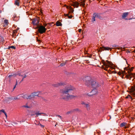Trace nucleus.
<instances>
[{
	"mask_svg": "<svg viewBox=\"0 0 135 135\" xmlns=\"http://www.w3.org/2000/svg\"><path fill=\"white\" fill-rule=\"evenodd\" d=\"M84 81L85 82V85L86 86H89L91 84L92 87L94 89H96L100 86L99 83L95 81L92 80L89 76L85 77Z\"/></svg>",
	"mask_w": 135,
	"mask_h": 135,
	"instance_id": "2",
	"label": "nucleus"
},
{
	"mask_svg": "<svg viewBox=\"0 0 135 135\" xmlns=\"http://www.w3.org/2000/svg\"><path fill=\"white\" fill-rule=\"evenodd\" d=\"M95 16V15H94V13H93V17L91 20V21L93 22L95 21V18L96 17Z\"/></svg>",
	"mask_w": 135,
	"mask_h": 135,
	"instance_id": "18",
	"label": "nucleus"
},
{
	"mask_svg": "<svg viewBox=\"0 0 135 135\" xmlns=\"http://www.w3.org/2000/svg\"><path fill=\"white\" fill-rule=\"evenodd\" d=\"M40 126H41L42 127H44V126H43V125H42L41 124H40Z\"/></svg>",
	"mask_w": 135,
	"mask_h": 135,
	"instance_id": "43",
	"label": "nucleus"
},
{
	"mask_svg": "<svg viewBox=\"0 0 135 135\" xmlns=\"http://www.w3.org/2000/svg\"><path fill=\"white\" fill-rule=\"evenodd\" d=\"M85 0H82L81 2V5L83 6H84L85 5Z\"/></svg>",
	"mask_w": 135,
	"mask_h": 135,
	"instance_id": "24",
	"label": "nucleus"
},
{
	"mask_svg": "<svg viewBox=\"0 0 135 135\" xmlns=\"http://www.w3.org/2000/svg\"><path fill=\"white\" fill-rule=\"evenodd\" d=\"M42 114H43L42 113H39V112H36L35 113V114H31V116H33L35 114H36L37 117H38V115H41Z\"/></svg>",
	"mask_w": 135,
	"mask_h": 135,
	"instance_id": "14",
	"label": "nucleus"
},
{
	"mask_svg": "<svg viewBox=\"0 0 135 135\" xmlns=\"http://www.w3.org/2000/svg\"><path fill=\"white\" fill-rule=\"evenodd\" d=\"M15 4L16 5H17V6H19V2H18V1L17 0H16L15 1Z\"/></svg>",
	"mask_w": 135,
	"mask_h": 135,
	"instance_id": "25",
	"label": "nucleus"
},
{
	"mask_svg": "<svg viewBox=\"0 0 135 135\" xmlns=\"http://www.w3.org/2000/svg\"><path fill=\"white\" fill-rule=\"evenodd\" d=\"M56 126V124L55 125V126Z\"/></svg>",
	"mask_w": 135,
	"mask_h": 135,
	"instance_id": "53",
	"label": "nucleus"
},
{
	"mask_svg": "<svg viewBox=\"0 0 135 135\" xmlns=\"http://www.w3.org/2000/svg\"><path fill=\"white\" fill-rule=\"evenodd\" d=\"M0 112H2L3 113H4L5 112H4V109H2L0 110Z\"/></svg>",
	"mask_w": 135,
	"mask_h": 135,
	"instance_id": "36",
	"label": "nucleus"
},
{
	"mask_svg": "<svg viewBox=\"0 0 135 135\" xmlns=\"http://www.w3.org/2000/svg\"><path fill=\"white\" fill-rule=\"evenodd\" d=\"M23 98H24L28 99V95H27V94H25L23 95L22 96Z\"/></svg>",
	"mask_w": 135,
	"mask_h": 135,
	"instance_id": "22",
	"label": "nucleus"
},
{
	"mask_svg": "<svg viewBox=\"0 0 135 135\" xmlns=\"http://www.w3.org/2000/svg\"><path fill=\"white\" fill-rule=\"evenodd\" d=\"M65 84V83L63 82H61L60 83H58L56 84H54L53 85L55 87H58L60 86L61 85H63Z\"/></svg>",
	"mask_w": 135,
	"mask_h": 135,
	"instance_id": "7",
	"label": "nucleus"
},
{
	"mask_svg": "<svg viewBox=\"0 0 135 135\" xmlns=\"http://www.w3.org/2000/svg\"><path fill=\"white\" fill-rule=\"evenodd\" d=\"M75 89V88L71 85H69L66 86L65 88L61 90L60 92L62 94H67L69 95L66 97L62 98V99L65 100H70L75 99L77 97L76 95H69L70 93H72V91Z\"/></svg>",
	"mask_w": 135,
	"mask_h": 135,
	"instance_id": "1",
	"label": "nucleus"
},
{
	"mask_svg": "<svg viewBox=\"0 0 135 135\" xmlns=\"http://www.w3.org/2000/svg\"><path fill=\"white\" fill-rule=\"evenodd\" d=\"M8 20H4V25H3L4 27L7 26L8 25Z\"/></svg>",
	"mask_w": 135,
	"mask_h": 135,
	"instance_id": "12",
	"label": "nucleus"
},
{
	"mask_svg": "<svg viewBox=\"0 0 135 135\" xmlns=\"http://www.w3.org/2000/svg\"><path fill=\"white\" fill-rule=\"evenodd\" d=\"M66 64V62H65L64 63H61L60 64V66H64V65H65Z\"/></svg>",
	"mask_w": 135,
	"mask_h": 135,
	"instance_id": "30",
	"label": "nucleus"
},
{
	"mask_svg": "<svg viewBox=\"0 0 135 135\" xmlns=\"http://www.w3.org/2000/svg\"><path fill=\"white\" fill-rule=\"evenodd\" d=\"M37 22H36V23L37 24V25H38V24L39 23V22L37 20Z\"/></svg>",
	"mask_w": 135,
	"mask_h": 135,
	"instance_id": "42",
	"label": "nucleus"
},
{
	"mask_svg": "<svg viewBox=\"0 0 135 135\" xmlns=\"http://www.w3.org/2000/svg\"><path fill=\"white\" fill-rule=\"evenodd\" d=\"M97 92V90L96 89H94L90 92L88 93L87 94L89 96H91L93 95L96 94Z\"/></svg>",
	"mask_w": 135,
	"mask_h": 135,
	"instance_id": "5",
	"label": "nucleus"
},
{
	"mask_svg": "<svg viewBox=\"0 0 135 135\" xmlns=\"http://www.w3.org/2000/svg\"><path fill=\"white\" fill-rule=\"evenodd\" d=\"M11 48L15 49V47L13 46H9V49Z\"/></svg>",
	"mask_w": 135,
	"mask_h": 135,
	"instance_id": "29",
	"label": "nucleus"
},
{
	"mask_svg": "<svg viewBox=\"0 0 135 135\" xmlns=\"http://www.w3.org/2000/svg\"><path fill=\"white\" fill-rule=\"evenodd\" d=\"M68 17L69 18H71L72 17V16H70L68 15Z\"/></svg>",
	"mask_w": 135,
	"mask_h": 135,
	"instance_id": "35",
	"label": "nucleus"
},
{
	"mask_svg": "<svg viewBox=\"0 0 135 135\" xmlns=\"http://www.w3.org/2000/svg\"><path fill=\"white\" fill-rule=\"evenodd\" d=\"M56 117H58L59 118H60L61 120H62V118L59 115H56Z\"/></svg>",
	"mask_w": 135,
	"mask_h": 135,
	"instance_id": "28",
	"label": "nucleus"
},
{
	"mask_svg": "<svg viewBox=\"0 0 135 135\" xmlns=\"http://www.w3.org/2000/svg\"><path fill=\"white\" fill-rule=\"evenodd\" d=\"M70 111V112L71 113L73 112H74V109H72V110H71Z\"/></svg>",
	"mask_w": 135,
	"mask_h": 135,
	"instance_id": "34",
	"label": "nucleus"
},
{
	"mask_svg": "<svg viewBox=\"0 0 135 135\" xmlns=\"http://www.w3.org/2000/svg\"><path fill=\"white\" fill-rule=\"evenodd\" d=\"M79 4H76V7H79Z\"/></svg>",
	"mask_w": 135,
	"mask_h": 135,
	"instance_id": "41",
	"label": "nucleus"
},
{
	"mask_svg": "<svg viewBox=\"0 0 135 135\" xmlns=\"http://www.w3.org/2000/svg\"><path fill=\"white\" fill-rule=\"evenodd\" d=\"M128 12H124L123 13L122 16V18H124L128 15Z\"/></svg>",
	"mask_w": 135,
	"mask_h": 135,
	"instance_id": "10",
	"label": "nucleus"
},
{
	"mask_svg": "<svg viewBox=\"0 0 135 135\" xmlns=\"http://www.w3.org/2000/svg\"><path fill=\"white\" fill-rule=\"evenodd\" d=\"M101 14L100 13H94V15H95L96 17L98 18L101 20H103L104 17L101 15Z\"/></svg>",
	"mask_w": 135,
	"mask_h": 135,
	"instance_id": "6",
	"label": "nucleus"
},
{
	"mask_svg": "<svg viewBox=\"0 0 135 135\" xmlns=\"http://www.w3.org/2000/svg\"><path fill=\"white\" fill-rule=\"evenodd\" d=\"M128 53H130V52L129 51H128Z\"/></svg>",
	"mask_w": 135,
	"mask_h": 135,
	"instance_id": "49",
	"label": "nucleus"
},
{
	"mask_svg": "<svg viewBox=\"0 0 135 135\" xmlns=\"http://www.w3.org/2000/svg\"><path fill=\"white\" fill-rule=\"evenodd\" d=\"M4 114L5 115H6V118H7V113H6L5 112L4 113Z\"/></svg>",
	"mask_w": 135,
	"mask_h": 135,
	"instance_id": "40",
	"label": "nucleus"
},
{
	"mask_svg": "<svg viewBox=\"0 0 135 135\" xmlns=\"http://www.w3.org/2000/svg\"><path fill=\"white\" fill-rule=\"evenodd\" d=\"M18 99L17 97H12L11 98H9V100H11L13 99H15V100H16Z\"/></svg>",
	"mask_w": 135,
	"mask_h": 135,
	"instance_id": "20",
	"label": "nucleus"
},
{
	"mask_svg": "<svg viewBox=\"0 0 135 135\" xmlns=\"http://www.w3.org/2000/svg\"><path fill=\"white\" fill-rule=\"evenodd\" d=\"M32 105H29L28 103H27L26 104V105L23 106V107L26 108H30L32 107Z\"/></svg>",
	"mask_w": 135,
	"mask_h": 135,
	"instance_id": "13",
	"label": "nucleus"
},
{
	"mask_svg": "<svg viewBox=\"0 0 135 135\" xmlns=\"http://www.w3.org/2000/svg\"><path fill=\"white\" fill-rule=\"evenodd\" d=\"M2 13V11L0 10V13Z\"/></svg>",
	"mask_w": 135,
	"mask_h": 135,
	"instance_id": "48",
	"label": "nucleus"
},
{
	"mask_svg": "<svg viewBox=\"0 0 135 135\" xmlns=\"http://www.w3.org/2000/svg\"><path fill=\"white\" fill-rule=\"evenodd\" d=\"M25 120H22L21 121H20V122L21 123L22 122H25Z\"/></svg>",
	"mask_w": 135,
	"mask_h": 135,
	"instance_id": "37",
	"label": "nucleus"
},
{
	"mask_svg": "<svg viewBox=\"0 0 135 135\" xmlns=\"http://www.w3.org/2000/svg\"><path fill=\"white\" fill-rule=\"evenodd\" d=\"M74 112H80L81 111L78 108H76L75 109H74Z\"/></svg>",
	"mask_w": 135,
	"mask_h": 135,
	"instance_id": "21",
	"label": "nucleus"
},
{
	"mask_svg": "<svg viewBox=\"0 0 135 135\" xmlns=\"http://www.w3.org/2000/svg\"><path fill=\"white\" fill-rule=\"evenodd\" d=\"M127 98H129L131 99V100H133V98L132 96H131L129 95H128L126 97Z\"/></svg>",
	"mask_w": 135,
	"mask_h": 135,
	"instance_id": "23",
	"label": "nucleus"
},
{
	"mask_svg": "<svg viewBox=\"0 0 135 135\" xmlns=\"http://www.w3.org/2000/svg\"><path fill=\"white\" fill-rule=\"evenodd\" d=\"M14 124H16H16H17V122H14Z\"/></svg>",
	"mask_w": 135,
	"mask_h": 135,
	"instance_id": "46",
	"label": "nucleus"
},
{
	"mask_svg": "<svg viewBox=\"0 0 135 135\" xmlns=\"http://www.w3.org/2000/svg\"><path fill=\"white\" fill-rule=\"evenodd\" d=\"M106 62L104 61L103 62V64L104 66H105L106 68H108V67L110 66V65H111L110 62L108 61H106Z\"/></svg>",
	"mask_w": 135,
	"mask_h": 135,
	"instance_id": "8",
	"label": "nucleus"
},
{
	"mask_svg": "<svg viewBox=\"0 0 135 135\" xmlns=\"http://www.w3.org/2000/svg\"><path fill=\"white\" fill-rule=\"evenodd\" d=\"M122 78H123V76L122 77Z\"/></svg>",
	"mask_w": 135,
	"mask_h": 135,
	"instance_id": "52",
	"label": "nucleus"
},
{
	"mask_svg": "<svg viewBox=\"0 0 135 135\" xmlns=\"http://www.w3.org/2000/svg\"><path fill=\"white\" fill-rule=\"evenodd\" d=\"M27 73H27V72H26V74H27Z\"/></svg>",
	"mask_w": 135,
	"mask_h": 135,
	"instance_id": "50",
	"label": "nucleus"
},
{
	"mask_svg": "<svg viewBox=\"0 0 135 135\" xmlns=\"http://www.w3.org/2000/svg\"><path fill=\"white\" fill-rule=\"evenodd\" d=\"M81 104L86 107L88 109H89V105L88 104L85 103L84 102H82Z\"/></svg>",
	"mask_w": 135,
	"mask_h": 135,
	"instance_id": "9",
	"label": "nucleus"
},
{
	"mask_svg": "<svg viewBox=\"0 0 135 135\" xmlns=\"http://www.w3.org/2000/svg\"><path fill=\"white\" fill-rule=\"evenodd\" d=\"M24 76H23V78H24L27 77V75H26V74H24Z\"/></svg>",
	"mask_w": 135,
	"mask_h": 135,
	"instance_id": "38",
	"label": "nucleus"
},
{
	"mask_svg": "<svg viewBox=\"0 0 135 135\" xmlns=\"http://www.w3.org/2000/svg\"><path fill=\"white\" fill-rule=\"evenodd\" d=\"M104 49V50H110V51L111 50V49H112L110 47H105L103 46L102 47Z\"/></svg>",
	"mask_w": 135,
	"mask_h": 135,
	"instance_id": "11",
	"label": "nucleus"
},
{
	"mask_svg": "<svg viewBox=\"0 0 135 135\" xmlns=\"http://www.w3.org/2000/svg\"><path fill=\"white\" fill-rule=\"evenodd\" d=\"M19 75V76H23V75H21L20 73H18V74H15V76H14V74H13V75H9V78L13 76H14V77H15V76H16V75Z\"/></svg>",
	"mask_w": 135,
	"mask_h": 135,
	"instance_id": "15",
	"label": "nucleus"
},
{
	"mask_svg": "<svg viewBox=\"0 0 135 135\" xmlns=\"http://www.w3.org/2000/svg\"><path fill=\"white\" fill-rule=\"evenodd\" d=\"M70 113H70V111H69V112H67L66 113V114H70Z\"/></svg>",
	"mask_w": 135,
	"mask_h": 135,
	"instance_id": "39",
	"label": "nucleus"
},
{
	"mask_svg": "<svg viewBox=\"0 0 135 135\" xmlns=\"http://www.w3.org/2000/svg\"><path fill=\"white\" fill-rule=\"evenodd\" d=\"M131 95H132V96L133 99H135V92L132 93Z\"/></svg>",
	"mask_w": 135,
	"mask_h": 135,
	"instance_id": "27",
	"label": "nucleus"
},
{
	"mask_svg": "<svg viewBox=\"0 0 135 135\" xmlns=\"http://www.w3.org/2000/svg\"><path fill=\"white\" fill-rule=\"evenodd\" d=\"M42 93L41 91H38L37 92H34L32 93L31 94L28 95V98L30 99H33L35 96L40 97V95H41Z\"/></svg>",
	"mask_w": 135,
	"mask_h": 135,
	"instance_id": "3",
	"label": "nucleus"
},
{
	"mask_svg": "<svg viewBox=\"0 0 135 135\" xmlns=\"http://www.w3.org/2000/svg\"><path fill=\"white\" fill-rule=\"evenodd\" d=\"M126 123L125 122H123L122 123L120 124V126L121 127H123L125 125Z\"/></svg>",
	"mask_w": 135,
	"mask_h": 135,
	"instance_id": "26",
	"label": "nucleus"
},
{
	"mask_svg": "<svg viewBox=\"0 0 135 135\" xmlns=\"http://www.w3.org/2000/svg\"><path fill=\"white\" fill-rule=\"evenodd\" d=\"M126 20H127V18H126Z\"/></svg>",
	"mask_w": 135,
	"mask_h": 135,
	"instance_id": "51",
	"label": "nucleus"
},
{
	"mask_svg": "<svg viewBox=\"0 0 135 135\" xmlns=\"http://www.w3.org/2000/svg\"><path fill=\"white\" fill-rule=\"evenodd\" d=\"M81 31V29H79V32H80Z\"/></svg>",
	"mask_w": 135,
	"mask_h": 135,
	"instance_id": "45",
	"label": "nucleus"
},
{
	"mask_svg": "<svg viewBox=\"0 0 135 135\" xmlns=\"http://www.w3.org/2000/svg\"><path fill=\"white\" fill-rule=\"evenodd\" d=\"M62 25V24L59 21H57L56 22V25L57 26H61Z\"/></svg>",
	"mask_w": 135,
	"mask_h": 135,
	"instance_id": "19",
	"label": "nucleus"
},
{
	"mask_svg": "<svg viewBox=\"0 0 135 135\" xmlns=\"http://www.w3.org/2000/svg\"><path fill=\"white\" fill-rule=\"evenodd\" d=\"M111 46L112 47H117V46H118L117 45H116L115 44L113 45H111Z\"/></svg>",
	"mask_w": 135,
	"mask_h": 135,
	"instance_id": "32",
	"label": "nucleus"
},
{
	"mask_svg": "<svg viewBox=\"0 0 135 135\" xmlns=\"http://www.w3.org/2000/svg\"><path fill=\"white\" fill-rule=\"evenodd\" d=\"M128 74L129 76L133 75L132 73L129 72V71H128Z\"/></svg>",
	"mask_w": 135,
	"mask_h": 135,
	"instance_id": "31",
	"label": "nucleus"
},
{
	"mask_svg": "<svg viewBox=\"0 0 135 135\" xmlns=\"http://www.w3.org/2000/svg\"><path fill=\"white\" fill-rule=\"evenodd\" d=\"M37 28L38 32L41 34L45 33L46 30L45 27L42 25H38Z\"/></svg>",
	"mask_w": 135,
	"mask_h": 135,
	"instance_id": "4",
	"label": "nucleus"
},
{
	"mask_svg": "<svg viewBox=\"0 0 135 135\" xmlns=\"http://www.w3.org/2000/svg\"><path fill=\"white\" fill-rule=\"evenodd\" d=\"M17 81H16V85L15 86H14V88H13V89L12 90V91H11V92H12L13 91V90H14V89H15V88L16 86V84H17Z\"/></svg>",
	"mask_w": 135,
	"mask_h": 135,
	"instance_id": "33",
	"label": "nucleus"
},
{
	"mask_svg": "<svg viewBox=\"0 0 135 135\" xmlns=\"http://www.w3.org/2000/svg\"><path fill=\"white\" fill-rule=\"evenodd\" d=\"M42 98V100H43V101L46 100V99L45 98Z\"/></svg>",
	"mask_w": 135,
	"mask_h": 135,
	"instance_id": "44",
	"label": "nucleus"
},
{
	"mask_svg": "<svg viewBox=\"0 0 135 135\" xmlns=\"http://www.w3.org/2000/svg\"><path fill=\"white\" fill-rule=\"evenodd\" d=\"M37 21V20L36 19H34L33 20L32 22V23L33 25H37V24L36 23Z\"/></svg>",
	"mask_w": 135,
	"mask_h": 135,
	"instance_id": "16",
	"label": "nucleus"
},
{
	"mask_svg": "<svg viewBox=\"0 0 135 135\" xmlns=\"http://www.w3.org/2000/svg\"><path fill=\"white\" fill-rule=\"evenodd\" d=\"M12 18L13 19V20L14 21H17V17L16 16V15L15 14H14L13 16L12 17Z\"/></svg>",
	"mask_w": 135,
	"mask_h": 135,
	"instance_id": "17",
	"label": "nucleus"
},
{
	"mask_svg": "<svg viewBox=\"0 0 135 135\" xmlns=\"http://www.w3.org/2000/svg\"><path fill=\"white\" fill-rule=\"evenodd\" d=\"M23 79H24V78H22V80H21V82L23 80Z\"/></svg>",
	"mask_w": 135,
	"mask_h": 135,
	"instance_id": "47",
	"label": "nucleus"
}]
</instances>
